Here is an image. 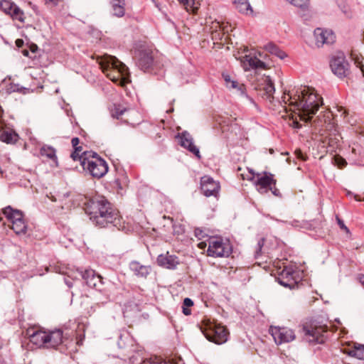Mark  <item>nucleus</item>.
Wrapping results in <instances>:
<instances>
[{
	"instance_id": "49",
	"label": "nucleus",
	"mask_w": 364,
	"mask_h": 364,
	"mask_svg": "<svg viewBox=\"0 0 364 364\" xmlns=\"http://www.w3.org/2000/svg\"><path fill=\"white\" fill-rule=\"evenodd\" d=\"M262 245H263V239L258 242V248L259 250H261Z\"/></svg>"
},
{
	"instance_id": "12",
	"label": "nucleus",
	"mask_w": 364,
	"mask_h": 364,
	"mask_svg": "<svg viewBox=\"0 0 364 364\" xmlns=\"http://www.w3.org/2000/svg\"><path fill=\"white\" fill-rule=\"evenodd\" d=\"M200 189L206 197L213 196L218 198L220 190V183L209 176H204L200 178Z\"/></svg>"
},
{
	"instance_id": "36",
	"label": "nucleus",
	"mask_w": 364,
	"mask_h": 364,
	"mask_svg": "<svg viewBox=\"0 0 364 364\" xmlns=\"http://www.w3.org/2000/svg\"><path fill=\"white\" fill-rule=\"evenodd\" d=\"M269 82L268 83V87L266 88V90L264 92V95L266 96L267 98H269V101L271 102V93H272V90H273V86H272V80L271 79L269 78V77H267V79Z\"/></svg>"
},
{
	"instance_id": "44",
	"label": "nucleus",
	"mask_w": 364,
	"mask_h": 364,
	"mask_svg": "<svg viewBox=\"0 0 364 364\" xmlns=\"http://www.w3.org/2000/svg\"><path fill=\"white\" fill-rule=\"evenodd\" d=\"M183 313L188 316V315H190L191 313V311L190 309H188V307H186V306H183Z\"/></svg>"
},
{
	"instance_id": "13",
	"label": "nucleus",
	"mask_w": 364,
	"mask_h": 364,
	"mask_svg": "<svg viewBox=\"0 0 364 364\" xmlns=\"http://www.w3.org/2000/svg\"><path fill=\"white\" fill-rule=\"evenodd\" d=\"M241 64L245 71L251 69L254 70H267L272 67L271 61H264L255 56L245 55L241 58Z\"/></svg>"
},
{
	"instance_id": "8",
	"label": "nucleus",
	"mask_w": 364,
	"mask_h": 364,
	"mask_svg": "<svg viewBox=\"0 0 364 364\" xmlns=\"http://www.w3.org/2000/svg\"><path fill=\"white\" fill-rule=\"evenodd\" d=\"M202 331L205 338L217 344H222L227 341L228 331L224 326L213 322L205 324Z\"/></svg>"
},
{
	"instance_id": "2",
	"label": "nucleus",
	"mask_w": 364,
	"mask_h": 364,
	"mask_svg": "<svg viewBox=\"0 0 364 364\" xmlns=\"http://www.w3.org/2000/svg\"><path fill=\"white\" fill-rule=\"evenodd\" d=\"M85 210L90 215V219L97 226L104 228L109 224L117 225L118 214L104 197L92 199Z\"/></svg>"
},
{
	"instance_id": "47",
	"label": "nucleus",
	"mask_w": 364,
	"mask_h": 364,
	"mask_svg": "<svg viewBox=\"0 0 364 364\" xmlns=\"http://www.w3.org/2000/svg\"><path fill=\"white\" fill-rule=\"evenodd\" d=\"M11 90L13 92H16V91H19L20 90V89L17 87V85L12 86L11 87Z\"/></svg>"
},
{
	"instance_id": "24",
	"label": "nucleus",
	"mask_w": 364,
	"mask_h": 364,
	"mask_svg": "<svg viewBox=\"0 0 364 364\" xmlns=\"http://www.w3.org/2000/svg\"><path fill=\"white\" fill-rule=\"evenodd\" d=\"M344 353L349 356L356 358L359 360H364V345L354 343L350 349L345 350Z\"/></svg>"
},
{
	"instance_id": "34",
	"label": "nucleus",
	"mask_w": 364,
	"mask_h": 364,
	"mask_svg": "<svg viewBox=\"0 0 364 364\" xmlns=\"http://www.w3.org/2000/svg\"><path fill=\"white\" fill-rule=\"evenodd\" d=\"M291 4L303 9L308 8L309 0H288Z\"/></svg>"
},
{
	"instance_id": "54",
	"label": "nucleus",
	"mask_w": 364,
	"mask_h": 364,
	"mask_svg": "<svg viewBox=\"0 0 364 364\" xmlns=\"http://www.w3.org/2000/svg\"><path fill=\"white\" fill-rule=\"evenodd\" d=\"M205 245H205V243H203V242H200V243L199 244V247H200V248H203V247H205Z\"/></svg>"
},
{
	"instance_id": "33",
	"label": "nucleus",
	"mask_w": 364,
	"mask_h": 364,
	"mask_svg": "<svg viewBox=\"0 0 364 364\" xmlns=\"http://www.w3.org/2000/svg\"><path fill=\"white\" fill-rule=\"evenodd\" d=\"M223 77L225 82V85L230 89H239L238 82L231 79V77L228 73H223Z\"/></svg>"
},
{
	"instance_id": "26",
	"label": "nucleus",
	"mask_w": 364,
	"mask_h": 364,
	"mask_svg": "<svg viewBox=\"0 0 364 364\" xmlns=\"http://www.w3.org/2000/svg\"><path fill=\"white\" fill-rule=\"evenodd\" d=\"M232 4L240 13L245 14H252L253 13L248 0H232Z\"/></svg>"
},
{
	"instance_id": "30",
	"label": "nucleus",
	"mask_w": 364,
	"mask_h": 364,
	"mask_svg": "<svg viewBox=\"0 0 364 364\" xmlns=\"http://www.w3.org/2000/svg\"><path fill=\"white\" fill-rule=\"evenodd\" d=\"M188 11L196 12L200 6V0H183L180 1Z\"/></svg>"
},
{
	"instance_id": "55",
	"label": "nucleus",
	"mask_w": 364,
	"mask_h": 364,
	"mask_svg": "<svg viewBox=\"0 0 364 364\" xmlns=\"http://www.w3.org/2000/svg\"><path fill=\"white\" fill-rule=\"evenodd\" d=\"M46 1L53 2L54 4L56 3L58 0H46Z\"/></svg>"
},
{
	"instance_id": "19",
	"label": "nucleus",
	"mask_w": 364,
	"mask_h": 364,
	"mask_svg": "<svg viewBox=\"0 0 364 364\" xmlns=\"http://www.w3.org/2000/svg\"><path fill=\"white\" fill-rule=\"evenodd\" d=\"M129 269L136 277L146 279L151 273V267L149 265H144L139 262L134 260L129 263Z\"/></svg>"
},
{
	"instance_id": "16",
	"label": "nucleus",
	"mask_w": 364,
	"mask_h": 364,
	"mask_svg": "<svg viewBox=\"0 0 364 364\" xmlns=\"http://www.w3.org/2000/svg\"><path fill=\"white\" fill-rule=\"evenodd\" d=\"M179 144L183 148L193 154L198 159L201 158L199 149L194 144L192 136L187 132H183L178 135Z\"/></svg>"
},
{
	"instance_id": "58",
	"label": "nucleus",
	"mask_w": 364,
	"mask_h": 364,
	"mask_svg": "<svg viewBox=\"0 0 364 364\" xmlns=\"http://www.w3.org/2000/svg\"><path fill=\"white\" fill-rule=\"evenodd\" d=\"M259 57H260L261 58H263V55H262V53H259Z\"/></svg>"
},
{
	"instance_id": "59",
	"label": "nucleus",
	"mask_w": 364,
	"mask_h": 364,
	"mask_svg": "<svg viewBox=\"0 0 364 364\" xmlns=\"http://www.w3.org/2000/svg\"><path fill=\"white\" fill-rule=\"evenodd\" d=\"M269 152H270L271 154H272V153H273V149H269Z\"/></svg>"
},
{
	"instance_id": "41",
	"label": "nucleus",
	"mask_w": 364,
	"mask_h": 364,
	"mask_svg": "<svg viewBox=\"0 0 364 364\" xmlns=\"http://www.w3.org/2000/svg\"><path fill=\"white\" fill-rule=\"evenodd\" d=\"M142 364H167L165 361H155L152 360H144Z\"/></svg>"
},
{
	"instance_id": "9",
	"label": "nucleus",
	"mask_w": 364,
	"mask_h": 364,
	"mask_svg": "<svg viewBox=\"0 0 364 364\" xmlns=\"http://www.w3.org/2000/svg\"><path fill=\"white\" fill-rule=\"evenodd\" d=\"M2 211L4 215L11 223V228L17 235L26 233L27 225L21 211L14 209L10 205L4 208Z\"/></svg>"
},
{
	"instance_id": "52",
	"label": "nucleus",
	"mask_w": 364,
	"mask_h": 364,
	"mask_svg": "<svg viewBox=\"0 0 364 364\" xmlns=\"http://www.w3.org/2000/svg\"><path fill=\"white\" fill-rule=\"evenodd\" d=\"M279 72H280V68H276V67L274 66V73H275V74L279 75Z\"/></svg>"
},
{
	"instance_id": "4",
	"label": "nucleus",
	"mask_w": 364,
	"mask_h": 364,
	"mask_svg": "<svg viewBox=\"0 0 364 364\" xmlns=\"http://www.w3.org/2000/svg\"><path fill=\"white\" fill-rule=\"evenodd\" d=\"M26 334L30 341L38 348H55L63 342V331L60 329L46 332L33 328L28 329Z\"/></svg>"
},
{
	"instance_id": "22",
	"label": "nucleus",
	"mask_w": 364,
	"mask_h": 364,
	"mask_svg": "<svg viewBox=\"0 0 364 364\" xmlns=\"http://www.w3.org/2000/svg\"><path fill=\"white\" fill-rule=\"evenodd\" d=\"M112 16L121 18L125 14V0H109Z\"/></svg>"
},
{
	"instance_id": "11",
	"label": "nucleus",
	"mask_w": 364,
	"mask_h": 364,
	"mask_svg": "<svg viewBox=\"0 0 364 364\" xmlns=\"http://www.w3.org/2000/svg\"><path fill=\"white\" fill-rule=\"evenodd\" d=\"M208 255L210 257H228L231 253V247L228 242L220 237H212L209 240Z\"/></svg>"
},
{
	"instance_id": "56",
	"label": "nucleus",
	"mask_w": 364,
	"mask_h": 364,
	"mask_svg": "<svg viewBox=\"0 0 364 364\" xmlns=\"http://www.w3.org/2000/svg\"><path fill=\"white\" fill-rule=\"evenodd\" d=\"M128 313L127 307L125 308V310L124 311V314H126Z\"/></svg>"
},
{
	"instance_id": "6",
	"label": "nucleus",
	"mask_w": 364,
	"mask_h": 364,
	"mask_svg": "<svg viewBox=\"0 0 364 364\" xmlns=\"http://www.w3.org/2000/svg\"><path fill=\"white\" fill-rule=\"evenodd\" d=\"M80 164L84 170H87L95 178H100L108 171L106 161L99 157L95 152L84 151Z\"/></svg>"
},
{
	"instance_id": "1",
	"label": "nucleus",
	"mask_w": 364,
	"mask_h": 364,
	"mask_svg": "<svg viewBox=\"0 0 364 364\" xmlns=\"http://www.w3.org/2000/svg\"><path fill=\"white\" fill-rule=\"evenodd\" d=\"M287 90L283 92L282 99L285 104L293 107L296 116H292L290 124L295 129H300L302 125L299 121L307 123L323 105L322 98L309 87L301 88L294 95Z\"/></svg>"
},
{
	"instance_id": "35",
	"label": "nucleus",
	"mask_w": 364,
	"mask_h": 364,
	"mask_svg": "<svg viewBox=\"0 0 364 364\" xmlns=\"http://www.w3.org/2000/svg\"><path fill=\"white\" fill-rule=\"evenodd\" d=\"M334 164L339 168H343L346 166L347 162L344 158L341 156L336 155L333 158Z\"/></svg>"
},
{
	"instance_id": "3",
	"label": "nucleus",
	"mask_w": 364,
	"mask_h": 364,
	"mask_svg": "<svg viewBox=\"0 0 364 364\" xmlns=\"http://www.w3.org/2000/svg\"><path fill=\"white\" fill-rule=\"evenodd\" d=\"M302 277L303 272L295 265L288 264L287 259H274V280L281 286L294 289L297 287Z\"/></svg>"
},
{
	"instance_id": "27",
	"label": "nucleus",
	"mask_w": 364,
	"mask_h": 364,
	"mask_svg": "<svg viewBox=\"0 0 364 364\" xmlns=\"http://www.w3.org/2000/svg\"><path fill=\"white\" fill-rule=\"evenodd\" d=\"M72 146L74 148V151L70 155V157L73 159V161H81V158H82L83 152L82 146H79L80 140L77 137H75L72 139L71 141Z\"/></svg>"
},
{
	"instance_id": "17",
	"label": "nucleus",
	"mask_w": 364,
	"mask_h": 364,
	"mask_svg": "<svg viewBox=\"0 0 364 364\" xmlns=\"http://www.w3.org/2000/svg\"><path fill=\"white\" fill-rule=\"evenodd\" d=\"M314 36L318 46H321L325 43L331 44L335 41V36L331 31L323 30L320 28L314 30Z\"/></svg>"
},
{
	"instance_id": "28",
	"label": "nucleus",
	"mask_w": 364,
	"mask_h": 364,
	"mask_svg": "<svg viewBox=\"0 0 364 364\" xmlns=\"http://www.w3.org/2000/svg\"><path fill=\"white\" fill-rule=\"evenodd\" d=\"M18 134L12 130L0 131V140L7 144L15 143L18 140Z\"/></svg>"
},
{
	"instance_id": "50",
	"label": "nucleus",
	"mask_w": 364,
	"mask_h": 364,
	"mask_svg": "<svg viewBox=\"0 0 364 364\" xmlns=\"http://www.w3.org/2000/svg\"><path fill=\"white\" fill-rule=\"evenodd\" d=\"M273 332H274V330H273V326L271 325L269 328V334L273 336Z\"/></svg>"
},
{
	"instance_id": "25",
	"label": "nucleus",
	"mask_w": 364,
	"mask_h": 364,
	"mask_svg": "<svg viewBox=\"0 0 364 364\" xmlns=\"http://www.w3.org/2000/svg\"><path fill=\"white\" fill-rule=\"evenodd\" d=\"M224 28L219 21H213L211 25L209 26V31L211 33L212 38L215 40L221 39L223 36L224 33L222 32Z\"/></svg>"
},
{
	"instance_id": "43",
	"label": "nucleus",
	"mask_w": 364,
	"mask_h": 364,
	"mask_svg": "<svg viewBox=\"0 0 364 364\" xmlns=\"http://www.w3.org/2000/svg\"><path fill=\"white\" fill-rule=\"evenodd\" d=\"M338 223L341 229L348 230L347 227L345 225L343 221L341 220L340 218H337Z\"/></svg>"
},
{
	"instance_id": "40",
	"label": "nucleus",
	"mask_w": 364,
	"mask_h": 364,
	"mask_svg": "<svg viewBox=\"0 0 364 364\" xmlns=\"http://www.w3.org/2000/svg\"><path fill=\"white\" fill-rule=\"evenodd\" d=\"M193 305V301L191 299L186 298L183 300V306H186V307H190V306H192Z\"/></svg>"
},
{
	"instance_id": "61",
	"label": "nucleus",
	"mask_w": 364,
	"mask_h": 364,
	"mask_svg": "<svg viewBox=\"0 0 364 364\" xmlns=\"http://www.w3.org/2000/svg\"><path fill=\"white\" fill-rule=\"evenodd\" d=\"M18 41H19V40L16 41V43H17L18 44H20V42H18Z\"/></svg>"
},
{
	"instance_id": "21",
	"label": "nucleus",
	"mask_w": 364,
	"mask_h": 364,
	"mask_svg": "<svg viewBox=\"0 0 364 364\" xmlns=\"http://www.w3.org/2000/svg\"><path fill=\"white\" fill-rule=\"evenodd\" d=\"M153 63V57L151 53L146 50H141L139 53L137 59V65L142 70L149 69Z\"/></svg>"
},
{
	"instance_id": "60",
	"label": "nucleus",
	"mask_w": 364,
	"mask_h": 364,
	"mask_svg": "<svg viewBox=\"0 0 364 364\" xmlns=\"http://www.w3.org/2000/svg\"><path fill=\"white\" fill-rule=\"evenodd\" d=\"M66 284H68V287H71L70 283L66 282Z\"/></svg>"
},
{
	"instance_id": "37",
	"label": "nucleus",
	"mask_w": 364,
	"mask_h": 364,
	"mask_svg": "<svg viewBox=\"0 0 364 364\" xmlns=\"http://www.w3.org/2000/svg\"><path fill=\"white\" fill-rule=\"evenodd\" d=\"M274 56L282 60L287 57V54L274 45Z\"/></svg>"
},
{
	"instance_id": "29",
	"label": "nucleus",
	"mask_w": 364,
	"mask_h": 364,
	"mask_svg": "<svg viewBox=\"0 0 364 364\" xmlns=\"http://www.w3.org/2000/svg\"><path fill=\"white\" fill-rule=\"evenodd\" d=\"M41 154L43 156H46L47 158L51 159L57 164L58 161L56 151L52 146H43L41 149Z\"/></svg>"
},
{
	"instance_id": "15",
	"label": "nucleus",
	"mask_w": 364,
	"mask_h": 364,
	"mask_svg": "<svg viewBox=\"0 0 364 364\" xmlns=\"http://www.w3.org/2000/svg\"><path fill=\"white\" fill-rule=\"evenodd\" d=\"M0 9L9 15L14 20H17L21 23H23L25 21L23 11L16 4L9 0L0 1Z\"/></svg>"
},
{
	"instance_id": "18",
	"label": "nucleus",
	"mask_w": 364,
	"mask_h": 364,
	"mask_svg": "<svg viewBox=\"0 0 364 364\" xmlns=\"http://www.w3.org/2000/svg\"><path fill=\"white\" fill-rule=\"evenodd\" d=\"M274 343L281 344L290 342L295 338V335L291 329L274 326Z\"/></svg>"
},
{
	"instance_id": "62",
	"label": "nucleus",
	"mask_w": 364,
	"mask_h": 364,
	"mask_svg": "<svg viewBox=\"0 0 364 364\" xmlns=\"http://www.w3.org/2000/svg\"><path fill=\"white\" fill-rule=\"evenodd\" d=\"M18 41H19V40L16 41V43H17L18 44H20V42H18Z\"/></svg>"
},
{
	"instance_id": "46",
	"label": "nucleus",
	"mask_w": 364,
	"mask_h": 364,
	"mask_svg": "<svg viewBox=\"0 0 364 364\" xmlns=\"http://www.w3.org/2000/svg\"><path fill=\"white\" fill-rule=\"evenodd\" d=\"M196 232V235L197 237H203V235H202V233H203V232H202V230H198V229H197V230H196V232Z\"/></svg>"
},
{
	"instance_id": "38",
	"label": "nucleus",
	"mask_w": 364,
	"mask_h": 364,
	"mask_svg": "<svg viewBox=\"0 0 364 364\" xmlns=\"http://www.w3.org/2000/svg\"><path fill=\"white\" fill-rule=\"evenodd\" d=\"M173 232L177 235L182 234L184 232V229L181 225H173Z\"/></svg>"
},
{
	"instance_id": "31",
	"label": "nucleus",
	"mask_w": 364,
	"mask_h": 364,
	"mask_svg": "<svg viewBox=\"0 0 364 364\" xmlns=\"http://www.w3.org/2000/svg\"><path fill=\"white\" fill-rule=\"evenodd\" d=\"M87 274L92 277V278L88 282V286L94 288L97 287L98 284L101 283V277L96 274L95 271L92 269H87Z\"/></svg>"
},
{
	"instance_id": "10",
	"label": "nucleus",
	"mask_w": 364,
	"mask_h": 364,
	"mask_svg": "<svg viewBox=\"0 0 364 364\" xmlns=\"http://www.w3.org/2000/svg\"><path fill=\"white\" fill-rule=\"evenodd\" d=\"M243 179L252 181L255 184L257 189L261 193H266L272 189L271 185L273 179L272 175L267 176L266 173H255L252 170L249 171L248 174H241Z\"/></svg>"
},
{
	"instance_id": "45",
	"label": "nucleus",
	"mask_w": 364,
	"mask_h": 364,
	"mask_svg": "<svg viewBox=\"0 0 364 364\" xmlns=\"http://www.w3.org/2000/svg\"><path fill=\"white\" fill-rule=\"evenodd\" d=\"M274 196H279L282 197L279 191L274 187Z\"/></svg>"
},
{
	"instance_id": "39",
	"label": "nucleus",
	"mask_w": 364,
	"mask_h": 364,
	"mask_svg": "<svg viewBox=\"0 0 364 364\" xmlns=\"http://www.w3.org/2000/svg\"><path fill=\"white\" fill-rule=\"evenodd\" d=\"M80 274L81 277H82V279L84 280H85L87 284L88 285V282L90 279L92 278V277L90 276V275L88 277V274H87V270H85V272H80Z\"/></svg>"
},
{
	"instance_id": "53",
	"label": "nucleus",
	"mask_w": 364,
	"mask_h": 364,
	"mask_svg": "<svg viewBox=\"0 0 364 364\" xmlns=\"http://www.w3.org/2000/svg\"><path fill=\"white\" fill-rule=\"evenodd\" d=\"M354 198H355V200H357V201H360V198H359V196H357V195H355V196H354Z\"/></svg>"
},
{
	"instance_id": "14",
	"label": "nucleus",
	"mask_w": 364,
	"mask_h": 364,
	"mask_svg": "<svg viewBox=\"0 0 364 364\" xmlns=\"http://www.w3.org/2000/svg\"><path fill=\"white\" fill-rule=\"evenodd\" d=\"M330 66L334 75L340 78L346 77L350 73L349 64L343 55L333 57Z\"/></svg>"
},
{
	"instance_id": "51",
	"label": "nucleus",
	"mask_w": 364,
	"mask_h": 364,
	"mask_svg": "<svg viewBox=\"0 0 364 364\" xmlns=\"http://www.w3.org/2000/svg\"><path fill=\"white\" fill-rule=\"evenodd\" d=\"M360 283L362 284V285L364 286V275H362L360 277Z\"/></svg>"
},
{
	"instance_id": "42",
	"label": "nucleus",
	"mask_w": 364,
	"mask_h": 364,
	"mask_svg": "<svg viewBox=\"0 0 364 364\" xmlns=\"http://www.w3.org/2000/svg\"><path fill=\"white\" fill-rule=\"evenodd\" d=\"M295 154H296L297 158H299L303 161L306 160V157L304 156V154L302 153V151L301 150H296Z\"/></svg>"
},
{
	"instance_id": "32",
	"label": "nucleus",
	"mask_w": 364,
	"mask_h": 364,
	"mask_svg": "<svg viewBox=\"0 0 364 364\" xmlns=\"http://www.w3.org/2000/svg\"><path fill=\"white\" fill-rule=\"evenodd\" d=\"M126 110V108L123 107L120 105H114L110 109V113L112 117L119 119Z\"/></svg>"
},
{
	"instance_id": "20",
	"label": "nucleus",
	"mask_w": 364,
	"mask_h": 364,
	"mask_svg": "<svg viewBox=\"0 0 364 364\" xmlns=\"http://www.w3.org/2000/svg\"><path fill=\"white\" fill-rule=\"evenodd\" d=\"M157 263L159 266L166 267L167 269H175L179 264L178 258L168 252L162 254L158 256Z\"/></svg>"
},
{
	"instance_id": "48",
	"label": "nucleus",
	"mask_w": 364,
	"mask_h": 364,
	"mask_svg": "<svg viewBox=\"0 0 364 364\" xmlns=\"http://www.w3.org/2000/svg\"><path fill=\"white\" fill-rule=\"evenodd\" d=\"M329 144L331 145V146H333L335 145V144L336 143V141L333 139L332 138H331L329 139V141H328Z\"/></svg>"
},
{
	"instance_id": "23",
	"label": "nucleus",
	"mask_w": 364,
	"mask_h": 364,
	"mask_svg": "<svg viewBox=\"0 0 364 364\" xmlns=\"http://www.w3.org/2000/svg\"><path fill=\"white\" fill-rule=\"evenodd\" d=\"M331 114L327 112L324 114L322 112L312 122L311 126L313 127H332L331 123Z\"/></svg>"
},
{
	"instance_id": "7",
	"label": "nucleus",
	"mask_w": 364,
	"mask_h": 364,
	"mask_svg": "<svg viewBox=\"0 0 364 364\" xmlns=\"http://www.w3.org/2000/svg\"><path fill=\"white\" fill-rule=\"evenodd\" d=\"M328 326L314 321L305 323L301 328L303 339L311 344H323L327 336Z\"/></svg>"
},
{
	"instance_id": "5",
	"label": "nucleus",
	"mask_w": 364,
	"mask_h": 364,
	"mask_svg": "<svg viewBox=\"0 0 364 364\" xmlns=\"http://www.w3.org/2000/svg\"><path fill=\"white\" fill-rule=\"evenodd\" d=\"M99 65L102 72L113 82L126 81L124 72L127 68L114 56L107 55L101 58Z\"/></svg>"
},
{
	"instance_id": "57",
	"label": "nucleus",
	"mask_w": 364,
	"mask_h": 364,
	"mask_svg": "<svg viewBox=\"0 0 364 364\" xmlns=\"http://www.w3.org/2000/svg\"><path fill=\"white\" fill-rule=\"evenodd\" d=\"M269 53H272V50H271V49H272L271 45H269Z\"/></svg>"
}]
</instances>
